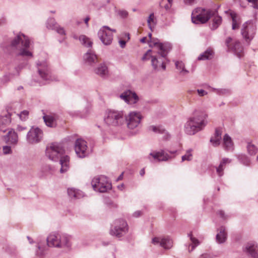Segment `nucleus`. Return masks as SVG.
Here are the masks:
<instances>
[{
	"label": "nucleus",
	"instance_id": "1",
	"mask_svg": "<svg viewBox=\"0 0 258 258\" xmlns=\"http://www.w3.org/2000/svg\"><path fill=\"white\" fill-rule=\"evenodd\" d=\"M150 47H155L157 51L155 52L151 49L148 50L143 56L142 60L145 61L151 58V64L154 70H165V60L167 59V55L171 49L170 44L168 43H159L157 40H154L151 42Z\"/></svg>",
	"mask_w": 258,
	"mask_h": 258
},
{
	"label": "nucleus",
	"instance_id": "2",
	"mask_svg": "<svg viewBox=\"0 0 258 258\" xmlns=\"http://www.w3.org/2000/svg\"><path fill=\"white\" fill-rule=\"evenodd\" d=\"M30 41L25 35L20 33L11 41V44L4 47V50L9 53L16 52L18 56H21L27 59L32 57L33 54L29 50Z\"/></svg>",
	"mask_w": 258,
	"mask_h": 258
},
{
	"label": "nucleus",
	"instance_id": "3",
	"mask_svg": "<svg viewBox=\"0 0 258 258\" xmlns=\"http://www.w3.org/2000/svg\"><path fill=\"white\" fill-rule=\"evenodd\" d=\"M45 154L46 156L52 161L59 160V164L61 165L60 173H64L69 169L70 157L67 155H64V150L60 144L52 143L47 145Z\"/></svg>",
	"mask_w": 258,
	"mask_h": 258
},
{
	"label": "nucleus",
	"instance_id": "4",
	"mask_svg": "<svg viewBox=\"0 0 258 258\" xmlns=\"http://www.w3.org/2000/svg\"><path fill=\"white\" fill-rule=\"evenodd\" d=\"M216 13V11H213L210 9L197 8L191 13L192 22L196 24H205L212 16H214L211 29L215 30L221 25L222 21L221 17L215 15Z\"/></svg>",
	"mask_w": 258,
	"mask_h": 258
},
{
	"label": "nucleus",
	"instance_id": "5",
	"mask_svg": "<svg viewBox=\"0 0 258 258\" xmlns=\"http://www.w3.org/2000/svg\"><path fill=\"white\" fill-rule=\"evenodd\" d=\"M207 115L204 112L196 114L188 118L184 124V132L189 135H194L204 128L207 124L205 121Z\"/></svg>",
	"mask_w": 258,
	"mask_h": 258
},
{
	"label": "nucleus",
	"instance_id": "6",
	"mask_svg": "<svg viewBox=\"0 0 258 258\" xmlns=\"http://www.w3.org/2000/svg\"><path fill=\"white\" fill-rule=\"evenodd\" d=\"M125 114L122 111L109 110L106 112L104 121L109 126H119L125 123Z\"/></svg>",
	"mask_w": 258,
	"mask_h": 258
},
{
	"label": "nucleus",
	"instance_id": "7",
	"mask_svg": "<svg viewBox=\"0 0 258 258\" xmlns=\"http://www.w3.org/2000/svg\"><path fill=\"white\" fill-rule=\"evenodd\" d=\"M92 186L95 191L105 192L111 188V184L107 178L103 175L94 177L91 182Z\"/></svg>",
	"mask_w": 258,
	"mask_h": 258
},
{
	"label": "nucleus",
	"instance_id": "8",
	"mask_svg": "<svg viewBox=\"0 0 258 258\" xmlns=\"http://www.w3.org/2000/svg\"><path fill=\"white\" fill-rule=\"evenodd\" d=\"M256 25L254 22L248 21L242 25L241 33L245 40L248 43L254 37Z\"/></svg>",
	"mask_w": 258,
	"mask_h": 258
},
{
	"label": "nucleus",
	"instance_id": "9",
	"mask_svg": "<svg viewBox=\"0 0 258 258\" xmlns=\"http://www.w3.org/2000/svg\"><path fill=\"white\" fill-rule=\"evenodd\" d=\"M128 231V226L126 222L122 219L116 220L114 226L110 230L111 235L117 237H121L126 234Z\"/></svg>",
	"mask_w": 258,
	"mask_h": 258
},
{
	"label": "nucleus",
	"instance_id": "10",
	"mask_svg": "<svg viewBox=\"0 0 258 258\" xmlns=\"http://www.w3.org/2000/svg\"><path fill=\"white\" fill-rule=\"evenodd\" d=\"M112 32H115L116 30L106 26H103L98 31V37L104 45H108L111 43L113 39Z\"/></svg>",
	"mask_w": 258,
	"mask_h": 258
},
{
	"label": "nucleus",
	"instance_id": "11",
	"mask_svg": "<svg viewBox=\"0 0 258 258\" xmlns=\"http://www.w3.org/2000/svg\"><path fill=\"white\" fill-rule=\"evenodd\" d=\"M75 150L77 156L81 158L88 156L90 153L86 141L82 139H78L76 141Z\"/></svg>",
	"mask_w": 258,
	"mask_h": 258
},
{
	"label": "nucleus",
	"instance_id": "12",
	"mask_svg": "<svg viewBox=\"0 0 258 258\" xmlns=\"http://www.w3.org/2000/svg\"><path fill=\"white\" fill-rule=\"evenodd\" d=\"M141 119L142 115L139 112L133 111L125 115V123L128 128L133 130L139 126Z\"/></svg>",
	"mask_w": 258,
	"mask_h": 258
},
{
	"label": "nucleus",
	"instance_id": "13",
	"mask_svg": "<svg viewBox=\"0 0 258 258\" xmlns=\"http://www.w3.org/2000/svg\"><path fill=\"white\" fill-rule=\"evenodd\" d=\"M38 72L40 77L45 81L56 80L51 75V73L46 61L38 62L37 63Z\"/></svg>",
	"mask_w": 258,
	"mask_h": 258
},
{
	"label": "nucleus",
	"instance_id": "14",
	"mask_svg": "<svg viewBox=\"0 0 258 258\" xmlns=\"http://www.w3.org/2000/svg\"><path fill=\"white\" fill-rule=\"evenodd\" d=\"M43 132L38 127H32L27 135V141L29 143L35 144L42 139Z\"/></svg>",
	"mask_w": 258,
	"mask_h": 258
},
{
	"label": "nucleus",
	"instance_id": "15",
	"mask_svg": "<svg viewBox=\"0 0 258 258\" xmlns=\"http://www.w3.org/2000/svg\"><path fill=\"white\" fill-rule=\"evenodd\" d=\"M119 97L125 102L131 105L136 104L139 99L137 94L130 90L124 91L119 95Z\"/></svg>",
	"mask_w": 258,
	"mask_h": 258
},
{
	"label": "nucleus",
	"instance_id": "16",
	"mask_svg": "<svg viewBox=\"0 0 258 258\" xmlns=\"http://www.w3.org/2000/svg\"><path fill=\"white\" fill-rule=\"evenodd\" d=\"M152 243L154 245H159L165 249H170L173 244L172 239L168 237H155L152 238Z\"/></svg>",
	"mask_w": 258,
	"mask_h": 258
},
{
	"label": "nucleus",
	"instance_id": "17",
	"mask_svg": "<svg viewBox=\"0 0 258 258\" xmlns=\"http://www.w3.org/2000/svg\"><path fill=\"white\" fill-rule=\"evenodd\" d=\"M59 238L58 248L70 250L72 245L71 236L66 233H61Z\"/></svg>",
	"mask_w": 258,
	"mask_h": 258
},
{
	"label": "nucleus",
	"instance_id": "18",
	"mask_svg": "<svg viewBox=\"0 0 258 258\" xmlns=\"http://www.w3.org/2000/svg\"><path fill=\"white\" fill-rule=\"evenodd\" d=\"M171 157L164 151L159 152H153L150 154L148 158L151 161H166L169 160Z\"/></svg>",
	"mask_w": 258,
	"mask_h": 258
},
{
	"label": "nucleus",
	"instance_id": "19",
	"mask_svg": "<svg viewBox=\"0 0 258 258\" xmlns=\"http://www.w3.org/2000/svg\"><path fill=\"white\" fill-rule=\"evenodd\" d=\"M85 63L89 66H93L98 62L96 54L91 49H89L83 56Z\"/></svg>",
	"mask_w": 258,
	"mask_h": 258
},
{
	"label": "nucleus",
	"instance_id": "20",
	"mask_svg": "<svg viewBox=\"0 0 258 258\" xmlns=\"http://www.w3.org/2000/svg\"><path fill=\"white\" fill-rule=\"evenodd\" d=\"M227 239V233L226 227L220 226L217 229V233L216 236V241L218 244L224 243Z\"/></svg>",
	"mask_w": 258,
	"mask_h": 258
},
{
	"label": "nucleus",
	"instance_id": "21",
	"mask_svg": "<svg viewBox=\"0 0 258 258\" xmlns=\"http://www.w3.org/2000/svg\"><path fill=\"white\" fill-rule=\"evenodd\" d=\"M59 236V233L50 234L46 239L47 246L58 248Z\"/></svg>",
	"mask_w": 258,
	"mask_h": 258
},
{
	"label": "nucleus",
	"instance_id": "22",
	"mask_svg": "<svg viewBox=\"0 0 258 258\" xmlns=\"http://www.w3.org/2000/svg\"><path fill=\"white\" fill-rule=\"evenodd\" d=\"M244 251L252 258H258V247L253 243H247Z\"/></svg>",
	"mask_w": 258,
	"mask_h": 258
},
{
	"label": "nucleus",
	"instance_id": "23",
	"mask_svg": "<svg viewBox=\"0 0 258 258\" xmlns=\"http://www.w3.org/2000/svg\"><path fill=\"white\" fill-rule=\"evenodd\" d=\"M7 130L8 131V133L5 136V140L9 144L13 145L17 144L18 141L17 134L13 128H8Z\"/></svg>",
	"mask_w": 258,
	"mask_h": 258
},
{
	"label": "nucleus",
	"instance_id": "24",
	"mask_svg": "<svg viewBox=\"0 0 258 258\" xmlns=\"http://www.w3.org/2000/svg\"><path fill=\"white\" fill-rule=\"evenodd\" d=\"M149 130L154 132L155 133L160 134L163 135L162 138L164 140H167L170 139V135L169 133L165 130V128L161 125L154 126L151 125L149 127Z\"/></svg>",
	"mask_w": 258,
	"mask_h": 258
},
{
	"label": "nucleus",
	"instance_id": "25",
	"mask_svg": "<svg viewBox=\"0 0 258 258\" xmlns=\"http://www.w3.org/2000/svg\"><path fill=\"white\" fill-rule=\"evenodd\" d=\"M94 72L102 78L107 77L109 73L108 67L104 62L99 64L97 67L94 69Z\"/></svg>",
	"mask_w": 258,
	"mask_h": 258
},
{
	"label": "nucleus",
	"instance_id": "26",
	"mask_svg": "<svg viewBox=\"0 0 258 258\" xmlns=\"http://www.w3.org/2000/svg\"><path fill=\"white\" fill-rule=\"evenodd\" d=\"M229 49L231 50L239 58L243 55V47L238 40L234 41Z\"/></svg>",
	"mask_w": 258,
	"mask_h": 258
},
{
	"label": "nucleus",
	"instance_id": "27",
	"mask_svg": "<svg viewBox=\"0 0 258 258\" xmlns=\"http://www.w3.org/2000/svg\"><path fill=\"white\" fill-rule=\"evenodd\" d=\"M57 116L55 114L45 115L43 116V118L46 125L49 127H53L56 125V119Z\"/></svg>",
	"mask_w": 258,
	"mask_h": 258
},
{
	"label": "nucleus",
	"instance_id": "28",
	"mask_svg": "<svg viewBox=\"0 0 258 258\" xmlns=\"http://www.w3.org/2000/svg\"><path fill=\"white\" fill-rule=\"evenodd\" d=\"M214 52L212 48H209L198 57L199 60H210L213 58Z\"/></svg>",
	"mask_w": 258,
	"mask_h": 258
},
{
	"label": "nucleus",
	"instance_id": "29",
	"mask_svg": "<svg viewBox=\"0 0 258 258\" xmlns=\"http://www.w3.org/2000/svg\"><path fill=\"white\" fill-rule=\"evenodd\" d=\"M231 162V160L229 158H224L222 159L219 165L216 167V172L219 176L223 175V170L225 168L226 165L230 163Z\"/></svg>",
	"mask_w": 258,
	"mask_h": 258
},
{
	"label": "nucleus",
	"instance_id": "30",
	"mask_svg": "<svg viewBox=\"0 0 258 258\" xmlns=\"http://www.w3.org/2000/svg\"><path fill=\"white\" fill-rule=\"evenodd\" d=\"M11 122V114L8 113L5 116L0 117V130L3 133H5L6 129H3V126H6Z\"/></svg>",
	"mask_w": 258,
	"mask_h": 258
},
{
	"label": "nucleus",
	"instance_id": "31",
	"mask_svg": "<svg viewBox=\"0 0 258 258\" xmlns=\"http://www.w3.org/2000/svg\"><path fill=\"white\" fill-rule=\"evenodd\" d=\"M188 236L189 237L191 242L190 244H189L188 248V252H190L199 244L200 242L198 239L192 236L191 233L188 234Z\"/></svg>",
	"mask_w": 258,
	"mask_h": 258
},
{
	"label": "nucleus",
	"instance_id": "32",
	"mask_svg": "<svg viewBox=\"0 0 258 258\" xmlns=\"http://www.w3.org/2000/svg\"><path fill=\"white\" fill-rule=\"evenodd\" d=\"M68 194L71 198L80 199L83 197V194L80 190L74 188H69L68 189Z\"/></svg>",
	"mask_w": 258,
	"mask_h": 258
},
{
	"label": "nucleus",
	"instance_id": "33",
	"mask_svg": "<svg viewBox=\"0 0 258 258\" xmlns=\"http://www.w3.org/2000/svg\"><path fill=\"white\" fill-rule=\"evenodd\" d=\"M224 146L226 150H230L232 149L233 143L231 138L227 135L225 134L223 138Z\"/></svg>",
	"mask_w": 258,
	"mask_h": 258
},
{
	"label": "nucleus",
	"instance_id": "34",
	"mask_svg": "<svg viewBox=\"0 0 258 258\" xmlns=\"http://www.w3.org/2000/svg\"><path fill=\"white\" fill-rule=\"evenodd\" d=\"M79 40L82 44L84 46L87 47H92L93 44L92 41L90 39V38H89L85 35H81L79 37Z\"/></svg>",
	"mask_w": 258,
	"mask_h": 258
},
{
	"label": "nucleus",
	"instance_id": "35",
	"mask_svg": "<svg viewBox=\"0 0 258 258\" xmlns=\"http://www.w3.org/2000/svg\"><path fill=\"white\" fill-rule=\"evenodd\" d=\"M37 247L36 254L40 257L44 256L45 251L47 249V246L42 245L40 243H38Z\"/></svg>",
	"mask_w": 258,
	"mask_h": 258
},
{
	"label": "nucleus",
	"instance_id": "36",
	"mask_svg": "<svg viewBox=\"0 0 258 258\" xmlns=\"http://www.w3.org/2000/svg\"><path fill=\"white\" fill-rule=\"evenodd\" d=\"M192 149H189L187 150H186L185 155L182 156L181 157L182 161V162L184 161H190L192 160Z\"/></svg>",
	"mask_w": 258,
	"mask_h": 258
},
{
	"label": "nucleus",
	"instance_id": "37",
	"mask_svg": "<svg viewBox=\"0 0 258 258\" xmlns=\"http://www.w3.org/2000/svg\"><path fill=\"white\" fill-rule=\"evenodd\" d=\"M58 25L54 19L50 18L47 21L46 27L48 29L54 30Z\"/></svg>",
	"mask_w": 258,
	"mask_h": 258
},
{
	"label": "nucleus",
	"instance_id": "38",
	"mask_svg": "<svg viewBox=\"0 0 258 258\" xmlns=\"http://www.w3.org/2000/svg\"><path fill=\"white\" fill-rule=\"evenodd\" d=\"M176 68L179 71L180 73H188V71L184 69V64L181 61H177L175 63Z\"/></svg>",
	"mask_w": 258,
	"mask_h": 258
},
{
	"label": "nucleus",
	"instance_id": "39",
	"mask_svg": "<svg viewBox=\"0 0 258 258\" xmlns=\"http://www.w3.org/2000/svg\"><path fill=\"white\" fill-rule=\"evenodd\" d=\"M247 148L248 153L251 155L255 154L257 152V149L256 147L250 143L248 144Z\"/></svg>",
	"mask_w": 258,
	"mask_h": 258
},
{
	"label": "nucleus",
	"instance_id": "40",
	"mask_svg": "<svg viewBox=\"0 0 258 258\" xmlns=\"http://www.w3.org/2000/svg\"><path fill=\"white\" fill-rule=\"evenodd\" d=\"M29 114V112L27 110H25L21 111L18 114V115L21 120L25 121L28 118Z\"/></svg>",
	"mask_w": 258,
	"mask_h": 258
},
{
	"label": "nucleus",
	"instance_id": "41",
	"mask_svg": "<svg viewBox=\"0 0 258 258\" xmlns=\"http://www.w3.org/2000/svg\"><path fill=\"white\" fill-rule=\"evenodd\" d=\"M231 17L232 20V24H240L241 21L240 18L237 16V15L235 13H231Z\"/></svg>",
	"mask_w": 258,
	"mask_h": 258
},
{
	"label": "nucleus",
	"instance_id": "42",
	"mask_svg": "<svg viewBox=\"0 0 258 258\" xmlns=\"http://www.w3.org/2000/svg\"><path fill=\"white\" fill-rule=\"evenodd\" d=\"M54 30L60 35L65 36L66 35L64 28L59 25L56 26Z\"/></svg>",
	"mask_w": 258,
	"mask_h": 258
},
{
	"label": "nucleus",
	"instance_id": "43",
	"mask_svg": "<svg viewBox=\"0 0 258 258\" xmlns=\"http://www.w3.org/2000/svg\"><path fill=\"white\" fill-rule=\"evenodd\" d=\"M221 139L215 138V137H212L210 139V142L215 147L218 146L220 144Z\"/></svg>",
	"mask_w": 258,
	"mask_h": 258
},
{
	"label": "nucleus",
	"instance_id": "44",
	"mask_svg": "<svg viewBox=\"0 0 258 258\" xmlns=\"http://www.w3.org/2000/svg\"><path fill=\"white\" fill-rule=\"evenodd\" d=\"M154 13H151L148 20H147V23L149 28L152 31V26L151 25V23L154 22Z\"/></svg>",
	"mask_w": 258,
	"mask_h": 258
},
{
	"label": "nucleus",
	"instance_id": "45",
	"mask_svg": "<svg viewBox=\"0 0 258 258\" xmlns=\"http://www.w3.org/2000/svg\"><path fill=\"white\" fill-rule=\"evenodd\" d=\"M3 153L4 154H9L12 152L11 148L10 146H6L3 147Z\"/></svg>",
	"mask_w": 258,
	"mask_h": 258
},
{
	"label": "nucleus",
	"instance_id": "46",
	"mask_svg": "<svg viewBox=\"0 0 258 258\" xmlns=\"http://www.w3.org/2000/svg\"><path fill=\"white\" fill-rule=\"evenodd\" d=\"M164 2V0H162L161 2L160 3V7L164 8L166 10H169L171 7L172 5L168 3L167 4L165 5L164 6H163V3Z\"/></svg>",
	"mask_w": 258,
	"mask_h": 258
},
{
	"label": "nucleus",
	"instance_id": "47",
	"mask_svg": "<svg viewBox=\"0 0 258 258\" xmlns=\"http://www.w3.org/2000/svg\"><path fill=\"white\" fill-rule=\"evenodd\" d=\"M217 93L219 94H226L230 93V90L226 89L217 90Z\"/></svg>",
	"mask_w": 258,
	"mask_h": 258
},
{
	"label": "nucleus",
	"instance_id": "48",
	"mask_svg": "<svg viewBox=\"0 0 258 258\" xmlns=\"http://www.w3.org/2000/svg\"><path fill=\"white\" fill-rule=\"evenodd\" d=\"M221 131L219 128H216L215 130V134L214 135L213 137H215V138H218L219 139H221Z\"/></svg>",
	"mask_w": 258,
	"mask_h": 258
},
{
	"label": "nucleus",
	"instance_id": "49",
	"mask_svg": "<svg viewBox=\"0 0 258 258\" xmlns=\"http://www.w3.org/2000/svg\"><path fill=\"white\" fill-rule=\"evenodd\" d=\"M118 14L121 18H124L127 16L128 13L125 10H121L118 12Z\"/></svg>",
	"mask_w": 258,
	"mask_h": 258
},
{
	"label": "nucleus",
	"instance_id": "50",
	"mask_svg": "<svg viewBox=\"0 0 258 258\" xmlns=\"http://www.w3.org/2000/svg\"><path fill=\"white\" fill-rule=\"evenodd\" d=\"M249 3L252 4V7L255 9H258V4L257 1L258 0H247Z\"/></svg>",
	"mask_w": 258,
	"mask_h": 258
},
{
	"label": "nucleus",
	"instance_id": "51",
	"mask_svg": "<svg viewBox=\"0 0 258 258\" xmlns=\"http://www.w3.org/2000/svg\"><path fill=\"white\" fill-rule=\"evenodd\" d=\"M218 214L220 216L221 218H222L223 220H225L227 216L225 214V213L223 211H219L218 212Z\"/></svg>",
	"mask_w": 258,
	"mask_h": 258
},
{
	"label": "nucleus",
	"instance_id": "52",
	"mask_svg": "<svg viewBox=\"0 0 258 258\" xmlns=\"http://www.w3.org/2000/svg\"><path fill=\"white\" fill-rule=\"evenodd\" d=\"M199 258H213V256L210 253H203L202 254H201Z\"/></svg>",
	"mask_w": 258,
	"mask_h": 258
},
{
	"label": "nucleus",
	"instance_id": "53",
	"mask_svg": "<svg viewBox=\"0 0 258 258\" xmlns=\"http://www.w3.org/2000/svg\"><path fill=\"white\" fill-rule=\"evenodd\" d=\"M232 39L231 37H229L226 40V44L228 48L232 45H231V42H232Z\"/></svg>",
	"mask_w": 258,
	"mask_h": 258
},
{
	"label": "nucleus",
	"instance_id": "54",
	"mask_svg": "<svg viewBox=\"0 0 258 258\" xmlns=\"http://www.w3.org/2000/svg\"><path fill=\"white\" fill-rule=\"evenodd\" d=\"M197 92L200 96H204L207 94V92L203 89H198Z\"/></svg>",
	"mask_w": 258,
	"mask_h": 258
},
{
	"label": "nucleus",
	"instance_id": "55",
	"mask_svg": "<svg viewBox=\"0 0 258 258\" xmlns=\"http://www.w3.org/2000/svg\"><path fill=\"white\" fill-rule=\"evenodd\" d=\"M27 130V127L24 126H22L20 125H18L17 127V131L18 132H22L24 131H26Z\"/></svg>",
	"mask_w": 258,
	"mask_h": 258
},
{
	"label": "nucleus",
	"instance_id": "56",
	"mask_svg": "<svg viewBox=\"0 0 258 258\" xmlns=\"http://www.w3.org/2000/svg\"><path fill=\"white\" fill-rule=\"evenodd\" d=\"M183 1L185 4L188 5H192L195 3L196 0H183Z\"/></svg>",
	"mask_w": 258,
	"mask_h": 258
},
{
	"label": "nucleus",
	"instance_id": "57",
	"mask_svg": "<svg viewBox=\"0 0 258 258\" xmlns=\"http://www.w3.org/2000/svg\"><path fill=\"white\" fill-rule=\"evenodd\" d=\"M142 215V212L141 211H137L134 212L133 214V216L134 217L137 218L140 217Z\"/></svg>",
	"mask_w": 258,
	"mask_h": 258
},
{
	"label": "nucleus",
	"instance_id": "58",
	"mask_svg": "<svg viewBox=\"0 0 258 258\" xmlns=\"http://www.w3.org/2000/svg\"><path fill=\"white\" fill-rule=\"evenodd\" d=\"M120 46L121 48H124L126 44V42L124 40H120L119 41Z\"/></svg>",
	"mask_w": 258,
	"mask_h": 258
},
{
	"label": "nucleus",
	"instance_id": "59",
	"mask_svg": "<svg viewBox=\"0 0 258 258\" xmlns=\"http://www.w3.org/2000/svg\"><path fill=\"white\" fill-rule=\"evenodd\" d=\"M15 72L14 73H11V75L12 76H17L19 75V70L18 68H15Z\"/></svg>",
	"mask_w": 258,
	"mask_h": 258
},
{
	"label": "nucleus",
	"instance_id": "60",
	"mask_svg": "<svg viewBox=\"0 0 258 258\" xmlns=\"http://www.w3.org/2000/svg\"><path fill=\"white\" fill-rule=\"evenodd\" d=\"M148 36H149V38H150V41H149V45L150 44L152 40H157V41H158V42H159V43H160L158 39L152 38V33H149V34H148Z\"/></svg>",
	"mask_w": 258,
	"mask_h": 258
},
{
	"label": "nucleus",
	"instance_id": "61",
	"mask_svg": "<svg viewBox=\"0 0 258 258\" xmlns=\"http://www.w3.org/2000/svg\"><path fill=\"white\" fill-rule=\"evenodd\" d=\"M239 26V24H236L234 23V24H232V28L233 30H235L236 29H238Z\"/></svg>",
	"mask_w": 258,
	"mask_h": 258
},
{
	"label": "nucleus",
	"instance_id": "62",
	"mask_svg": "<svg viewBox=\"0 0 258 258\" xmlns=\"http://www.w3.org/2000/svg\"><path fill=\"white\" fill-rule=\"evenodd\" d=\"M147 38L146 37H144L140 39V42L142 43H145L146 42Z\"/></svg>",
	"mask_w": 258,
	"mask_h": 258
},
{
	"label": "nucleus",
	"instance_id": "63",
	"mask_svg": "<svg viewBox=\"0 0 258 258\" xmlns=\"http://www.w3.org/2000/svg\"><path fill=\"white\" fill-rule=\"evenodd\" d=\"M145 169L144 168H143L140 170V174L141 176H143L145 174Z\"/></svg>",
	"mask_w": 258,
	"mask_h": 258
},
{
	"label": "nucleus",
	"instance_id": "64",
	"mask_svg": "<svg viewBox=\"0 0 258 258\" xmlns=\"http://www.w3.org/2000/svg\"><path fill=\"white\" fill-rule=\"evenodd\" d=\"M172 23L171 21H167L164 23V25L166 26H170Z\"/></svg>",
	"mask_w": 258,
	"mask_h": 258
}]
</instances>
